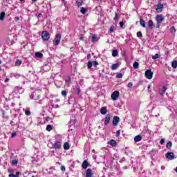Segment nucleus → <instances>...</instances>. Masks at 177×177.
<instances>
[{"label":"nucleus","instance_id":"nucleus-1","mask_svg":"<svg viewBox=\"0 0 177 177\" xmlns=\"http://www.w3.org/2000/svg\"><path fill=\"white\" fill-rule=\"evenodd\" d=\"M155 20L156 21V28H160V26L161 25V23L165 20V18L162 15H156Z\"/></svg>","mask_w":177,"mask_h":177},{"label":"nucleus","instance_id":"nucleus-2","mask_svg":"<svg viewBox=\"0 0 177 177\" xmlns=\"http://www.w3.org/2000/svg\"><path fill=\"white\" fill-rule=\"evenodd\" d=\"M41 37L43 41H49V39L50 38V35H49V32H48V31L44 30L41 32Z\"/></svg>","mask_w":177,"mask_h":177},{"label":"nucleus","instance_id":"nucleus-3","mask_svg":"<svg viewBox=\"0 0 177 177\" xmlns=\"http://www.w3.org/2000/svg\"><path fill=\"white\" fill-rule=\"evenodd\" d=\"M61 39H62V34L59 33L56 35L53 41V45H55V46H57V45H59L60 44Z\"/></svg>","mask_w":177,"mask_h":177},{"label":"nucleus","instance_id":"nucleus-4","mask_svg":"<svg viewBox=\"0 0 177 177\" xmlns=\"http://www.w3.org/2000/svg\"><path fill=\"white\" fill-rule=\"evenodd\" d=\"M112 100H113V102H115V100H117V99H118V97H120V92L118 91H115L111 96Z\"/></svg>","mask_w":177,"mask_h":177},{"label":"nucleus","instance_id":"nucleus-5","mask_svg":"<svg viewBox=\"0 0 177 177\" xmlns=\"http://www.w3.org/2000/svg\"><path fill=\"white\" fill-rule=\"evenodd\" d=\"M53 148L55 149L56 150L62 149V142L57 140L55 141L54 144L53 145Z\"/></svg>","mask_w":177,"mask_h":177},{"label":"nucleus","instance_id":"nucleus-6","mask_svg":"<svg viewBox=\"0 0 177 177\" xmlns=\"http://www.w3.org/2000/svg\"><path fill=\"white\" fill-rule=\"evenodd\" d=\"M24 92V90L22 88H20L19 86H16L14 88L12 93H15V95H18L20 93H23Z\"/></svg>","mask_w":177,"mask_h":177},{"label":"nucleus","instance_id":"nucleus-7","mask_svg":"<svg viewBox=\"0 0 177 177\" xmlns=\"http://www.w3.org/2000/svg\"><path fill=\"white\" fill-rule=\"evenodd\" d=\"M153 73L151 69H148L145 71V77L147 80H151V78H153Z\"/></svg>","mask_w":177,"mask_h":177},{"label":"nucleus","instance_id":"nucleus-8","mask_svg":"<svg viewBox=\"0 0 177 177\" xmlns=\"http://www.w3.org/2000/svg\"><path fill=\"white\" fill-rule=\"evenodd\" d=\"M118 122H120V117L114 116L112 121L113 127H117L118 125Z\"/></svg>","mask_w":177,"mask_h":177},{"label":"nucleus","instance_id":"nucleus-9","mask_svg":"<svg viewBox=\"0 0 177 177\" xmlns=\"http://www.w3.org/2000/svg\"><path fill=\"white\" fill-rule=\"evenodd\" d=\"M164 8V4L162 3H158L156 6V9L158 13H161L162 12V9Z\"/></svg>","mask_w":177,"mask_h":177},{"label":"nucleus","instance_id":"nucleus-10","mask_svg":"<svg viewBox=\"0 0 177 177\" xmlns=\"http://www.w3.org/2000/svg\"><path fill=\"white\" fill-rule=\"evenodd\" d=\"M39 93L33 92L30 95V99H32L33 100H38V99H39Z\"/></svg>","mask_w":177,"mask_h":177},{"label":"nucleus","instance_id":"nucleus-11","mask_svg":"<svg viewBox=\"0 0 177 177\" xmlns=\"http://www.w3.org/2000/svg\"><path fill=\"white\" fill-rule=\"evenodd\" d=\"M165 157L168 158V160H174V158H175V154L173 152H167Z\"/></svg>","mask_w":177,"mask_h":177},{"label":"nucleus","instance_id":"nucleus-12","mask_svg":"<svg viewBox=\"0 0 177 177\" xmlns=\"http://www.w3.org/2000/svg\"><path fill=\"white\" fill-rule=\"evenodd\" d=\"M111 118V115L108 113L104 118V125L107 126L110 123V119Z\"/></svg>","mask_w":177,"mask_h":177},{"label":"nucleus","instance_id":"nucleus-13","mask_svg":"<svg viewBox=\"0 0 177 177\" xmlns=\"http://www.w3.org/2000/svg\"><path fill=\"white\" fill-rule=\"evenodd\" d=\"M166 91H167V88L165 86L160 88H159V95H160V96H164V93H165Z\"/></svg>","mask_w":177,"mask_h":177},{"label":"nucleus","instance_id":"nucleus-14","mask_svg":"<svg viewBox=\"0 0 177 177\" xmlns=\"http://www.w3.org/2000/svg\"><path fill=\"white\" fill-rule=\"evenodd\" d=\"M102 115H106V114H107V107L106 106H103L100 109V110Z\"/></svg>","mask_w":177,"mask_h":177},{"label":"nucleus","instance_id":"nucleus-15","mask_svg":"<svg viewBox=\"0 0 177 177\" xmlns=\"http://www.w3.org/2000/svg\"><path fill=\"white\" fill-rule=\"evenodd\" d=\"M93 176V173H92V169H87L86 171V177H92Z\"/></svg>","mask_w":177,"mask_h":177},{"label":"nucleus","instance_id":"nucleus-16","mask_svg":"<svg viewBox=\"0 0 177 177\" xmlns=\"http://www.w3.org/2000/svg\"><path fill=\"white\" fill-rule=\"evenodd\" d=\"M88 166L89 163H88V160H84L82 165L83 169H86V168H88Z\"/></svg>","mask_w":177,"mask_h":177},{"label":"nucleus","instance_id":"nucleus-17","mask_svg":"<svg viewBox=\"0 0 177 177\" xmlns=\"http://www.w3.org/2000/svg\"><path fill=\"white\" fill-rule=\"evenodd\" d=\"M140 24L142 26L143 28H146V23L145 22V19L142 18L140 19Z\"/></svg>","mask_w":177,"mask_h":177},{"label":"nucleus","instance_id":"nucleus-18","mask_svg":"<svg viewBox=\"0 0 177 177\" xmlns=\"http://www.w3.org/2000/svg\"><path fill=\"white\" fill-rule=\"evenodd\" d=\"M5 16H6V13H5V12H1L0 13V20H1V21H3V20H5Z\"/></svg>","mask_w":177,"mask_h":177},{"label":"nucleus","instance_id":"nucleus-19","mask_svg":"<svg viewBox=\"0 0 177 177\" xmlns=\"http://www.w3.org/2000/svg\"><path fill=\"white\" fill-rule=\"evenodd\" d=\"M99 41V37H97V35H93L92 36V42H97Z\"/></svg>","mask_w":177,"mask_h":177},{"label":"nucleus","instance_id":"nucleus-20","mask_svg":"<svg viewBox=\"0 0 177 177\" xmlns=\"http://www.w3.org/2000/svg\"><path fill=\"white\" fill-rule=\"evenodd\" d=\"M109 145H111V146H113V147H115V146H117V142L115 140H111Z\"/></svg>","mask_w":177,"mask_h":177},{"label":"nucleus","instance_id":"nucleus-21","mask_svg":"<svg viewBox=\"0 0 177 177\" xmlns=\"http://www.w3.org/2000/svg\"><path fill=\"white\" fill-rule=\"evenodd\" d=\"M88 12V10L84 7H82L80 9V13L82 15H85Z\"/></svg>","mask_w":177,"mask_h":177},{"label":"nucleus","instance_id":"nucleus-22","mask_svg":"<svg viewBox=\"0 0 177 177\" xmlns=\"http://www.w3.org/2000/svg\"><path fill=\"white\" fill-rule=\"evenodd\" d=\"M140 140H142V136H140V135L138 136H136L135 138H134V142H140Z\"/></svg>","mask_w":177,"mask_h":177},{"label":"nucleus","instance_id":"nucleus-23","mask_svg":"<svg viewBox=\"0 0 177 177\" xmlns=\"http://www.w3.org/2000/svg\"><path fill=\"white\" fill-rule=\"evenodd\" d=\"M118 67H120V64H114L111 66V70H113V71L117 70V68H118Z\"/></svg>","mask_w":177,"mask_h":177},{"label":"nucleus","instance_id":"nucleus-24","mask_svg":"<svg viewBox=\"0 0 177 177\" xmlns=\"http://www.w3.org/2000/svg\"><path fill=\"white\" fill-rule=\"evenodd\" d=\"M35 56L38 57V59H42L44 55L41 53L37 52L35 53Z\"/></svg>","mask_w":177,"mask_h":177},{"label":"nucleus","instance_id":"nucleus-25","mask_svg":"<svg viewBox=\"0 0 177 177\" xmlns=\"http://www.w3.org/2000/svg\"><path fill=\"white\" fill-rule=\"evenodd\" d=\"M112 56L113 57H117V56H118V51L117 50H113Z\"/></svg>","mask_w":177,"mask_h":177},{"label":"nucleus","instance_id":"nucleus-26","mask_svg":"<svg viewBox=\"0 0 177 177\" xmlns=\"http://www.w3.org/2000/svg\"><path fill=\"white\" fill-rule=\"evenodd\" d=\"M171 67H172V68H177V61L176 60L172 61Z\"/></svg>","mask_w":177,"mask_h":177},{"label":"nucleus","instance_id":"nucleus-27","mask_svg":"<svg viewBox=\"0 0 177 177\" xmlns=\"http://www.w3.org/2000/svg\"><path fill=\"white\" fill-rule=\"evenodd\" d=\"M115 30H117V28L115 27V26L113 25L109 28V32H114Z\"/></svg>","mask_w":177,"mask_h":177},{"label":"nucleus","instance_id":"nucleus-28","mask_svg":"<svg viewBox=\"0 0 177 177\" xmlns=\"http://www.w3.org/2000/svg\"><path fill=\"white\" fill-rule=\"evenodd\" d=\"M154 26V22H153V20H149L148 22V27H149L150 28H153Z\"/></svg>","mask_w":177,"mask_h":177},{"label":"nucleus","instance_id":"nucleus-29","mask_svg":"<svg viewBox=\"0 0 177 177\" xmlns=\"http://www.w3.org/2000/svg\"><path fill=\"white\" fill-rule=\"evenodd\" d=\"M64 150H68V149H70V144L68 142H65L64 144Z\"/></svg>","mask_w":177,"mask_h":177},{"label":"nucleus","instance_id":"nucleus-30","mask_svg":"<svg viewBox=\"0 0 177 177\" xmlns=\"http://www.w3.org/2000/svg\"><path fill=\"white\" fill-rule=\"evenodd\" d=\"M133 68H135V69L139 68V62H135L133 64Z\"/></svg>","mask_w":177,"mask_h":177},{"label":"nucleus","instance_id":"nucleus-31","mask_svg":"<svg viewBox=\"0 0 177 177\" xmlns=\"http://www.w3.org/2000/svg\"><path fill=\"white\" fill-rule=\"evenodd\" d=\"M46 129V131H48V132H50V131H52V129H53V127H52V125L48 124V125H47Z\"/></svg>","mask_w":177,"mask_h":177},{"label":"nucleus","instance_id":"nucleus-32","mask_svg":"<svg viewBox=\"0 0 177 177\" xmlns=\"http://www.w3.org/2000/svg\"><path fill=\"white\" fill-rule=\"evenodd\" d=\"M166 147L167 149H171V147H172V142L169 141L166 145Z\"/></svg>","mask_w":177,"mask_h":177},{"label":"nucleus","instance_id":"nucleus-33","mask_svg":"<svg viewBox=\"0 0 177 177\" xmlns=\"http://www.w3.org/2000/svg\"><path fill=\"white\" fill-rule=\"evenodd\" d=\"M83 3H84L83 0H77L76 1L77 6H82Z\"/></svg>","mask_w":177,"mask_h":177},{"label":"nucleus","instance_id":"nucleus-34","mask_svg":"<svg viewBox=\"0 0 177 177\" xmlns=\"http://www.w3.org/2000/svg\"><path fill=\"white\" fill-rule=\"evenodd\" d=\"M92 66H93V62H91V61H88V63H87L88 68H92Z\"/></svg>","mask_w":177,"mask_h":177},{"label":"nucleus","instance_id":"nucleus-35","mask_svg":"<svg viewBox=\"0 0 177 177\" xmlns=\"http://www.w3.org/2000/svg\"><path fill=\"white\" fill-rule=\"evenodd\" d=\"M170 32H171V34H175V32H176V30L175 29V27L172 26L170 28Z\"/></svg>","mask_w":177,"mask_h":177},{"label":"nucleus","instance_id":"nucleus-36","mask_svg":"<svg viewBox=\"0 0 177 177\" xmlns=\"http://www.w3.org/2000/svg\"><path fill=\"white\" fill-rule=\"evenodd\" d=\"M75 91H76L77 95H80V93H81V89L80 88V86H76Z\"/></svg>","mask_w":177,"mask_h":177},{"label":"nucleus","instance_id":"nucleus-37","mask_svg":"<svg viewBox=\"0 0 177 177\" xmlns=\"http://www.w3.org/2000/svg\"><path fill=\"white\" fill-rule=\"evenodd\" d=\"M22 62L20 59H17L16 62H15V66H20V64H21Z\"/></svg>","mask_w":177,"mask_h":177},{"label":"nucleus","instance_id":"nucleus-38","mask_svg":"<svg viewBox=\"0 0 177 177\" xmlns=\"http://www.w3.org/2000/svg\"><path fill=\"white\" fill-rule=\"evenodd\" d=\"M158 57H160V55L159 54H155L154 55L152 56V59L153 60H156V59H158Z\"/></svg>","mask_w":177,"mask_h":177},{"label":"nucleus","instance_id":"nucleus-39","mask_svg":"<svg viewBox=\"0 0 177 177\" xmlns=\"http://www.w3.org/2000/svg\"><path fill=\"white\" fill-rule=\"evenodd\" d=\"M92 63H93V66L94 67H96L97 66H99V62H97V61L92 62Z\"/></svg>","mask_w":177,"mask_h":177},{"label":"nucleus","instance_id":"nucleus-40","mask_svg":"<svg viewBox=\"0 0 177 177\" xmlns=\"http://www.w3.org/2000/svg\"><path fill=\"white\" fill-rule=\"evenodd\" d=\"M137 37L138 38H142V37H143V35L142 34V32H137Z\"/></svg>","mask_w":177,"mask_h":177},{"label":"nucleus","instance_id":"nucleus-41","mask_svg":"<svg viewBox=\"0 0 177 177\" xmlns=\"http://www.w3.org/2000/svg\"><path fill=\"white\" fill-rule=\"evenodd\" d=\"M113 20H115V21H117V20H118V13L115 12V17L113 18Z\"/></svg>","mask_w":177,"mask_h":177},{"label":"nucleus","instance_id":"nucleus-42","mask_svg":"<svg viewBox=\"0 0 177 177\" xmlns=\"http://www.w3.org/2000/svg\"><path fill=\"white\" fill-rule=\"evenodd\" d=\"M62 95L64 96L65 97V96H67V91H66L65 90L62 91Z\"/></svg>","mask_w":177,"mask_h":177},{"label":"nucleus","instance_id":"nucleus-43","mask_svg":"<svg viewBox=\"0 0 177 177\" xmlns=\"http://www.w3.org/2000/svg\"><path fill=\"white\" fill-rule=\"evenodd\" d=\"M26 115H31V111L30 110L25 111Z\"/></svg>","mask_w":177,"mask_h":177},{"label":"nucleus","instance_id":"nucleus-44","mask_svg":"<svg viewBox=\"0 0 177 177\" xmlns=\"http://www.w3.org/2000/svg\"><path fill=\"white\" fill-rule=\"evenodd\" d=\"M116 78H122V73H118L116 75Z\"/></svg>","mask_w":177,"mask_h":177},{"label":"nucleus","instance_id":"nucleus-45","mask_svg":"<svg viewBox=\"0 0 177 177\" xmlns=\"http://www.w3.org/2000/svg\"><path fill=\"white\" fill-rule=\"evenodd\" d=\"M133 86V84H132V82H129V83L127 84V87H128V88H132Z\"/></svg>","mask_w":177,"mask_h":177},{"label":"nucleus","instance_id":"nucleus-46","mask_svg":"<svg viewBox=\"0 0 177 177\" xmlns=\"http://www.w3.org/2000/svg\"><path fill=\"white\" fill-rule=\"evenodd\" d=\"M165 142V139L164 138H162L160 141V145H164Z\"/></svg>","mask_w":177,"mask_h":177},{"label":"nucleus","instance_id":"nucleus-47","mask_svg":"<svg viewBox=\"0 0 177 177\" xmlns=\"http://www.w3.org/2000/svg\"><path fill=\"white\" fill-rule=\"evenodd\" d=\"M16 164H17V160H13L12 162V165H16Z\"/></svg>","mask_w":177,"mask_h":177},{"label":"nucleus","instance_id":"nucleus-48","mask_svg":"<svg viewBox=\"0 0 177 177\" xmlns=\"http://www.w3.org/2000/svg\"><path fill=\"white\" fill-rule=\"evenodd\" d=\"M120 130H118V131H116L117 138H118V136H120Z\"/></svg>","mask_w":177,"mask_h":177},{"label":"nucleus","instance_id":"nucleus-49","mask_svg":"<svg viewBox=\"0 0 177 177\" xmlns=\"http://www.w3.org/2000/svg\"><path fill=\"white\" fill-rule=\"evenodd\" d=\"M52 120V118H50V117H49V116H48V117H46V121H50Z\"/></svg>","mask_w":177,"mask_h":177},{"label":"nucleus","instance_id":"nucleus-50","mask_svg":"<svg viewBox=\"0 0 177 177\" xmlns=\"http://www.w3.org/2000/svg\"><path fill=\"white\" fill-rule=\"evenodd\" d=\"M119 24H120V26L121 28H122V27H124V22L121 21L119 23Z\"/></svg>","mask_w":177,"mask_h":177},{"label":"nucleus","instance_id":"nucleus-51","mask_svg":"<svg viewBox=\"0 0 177 177\" xmlns=\"http://www.w3.org/2000/svg\"><path fill=\"white\" fill-rule=\"evenodd\" d=\"M61 171H66V167L61 166Z\"/></svg>","mask_w":177,"mask_h":177},{"label":"nucleus","instance_id":"nucleus-52","mask_svg":"<svg viewBox=\"0 0 177 177\" xmlns=\"http://www.w3.org/2000/svg\"><path fill=\"white\" fill-rule=\"evenodd\" d=\"M15 21H19L20 20V17H15Z\"/></svg>","mask_w":177,"mask_h":177},{"label":"nucleus","instance_id":"nucleus-53","mask_svg":"<svg viewBox=\"0 0 177 177\" xmlns=\"http://www.w3.org/2000/svg\"><path fill=\"white\" fill-rule=\"evenodd\" d=\"M15 136H16V132H13V133L11 134V138H15Z\"/></svg>","mask_w":177,"mask_h":177},{"label":"nucleus","instance_id":"nucleus-54","mask_svg":"<svg viewBox=\"0 0 177 177\" xmlns=\"http://www.w3.org/2000/svg\"><path fill=\"white\" fill-rule=\"evenodd\" d=\"M19 175H20V172H17L15 174V177H19Z\"/></svg>","mask_w":177,"mask_h":177},{"label":"nucleus","instance_id":"nucleus-55","mask_svg":"<svg viewBox=\"0 0 177 177\" xmlns=\"http://www.w3.org/2000/svg\"><path fill=\"white\" fill-rule=\"evenodd\" d=\"M9 177H16L15 174H9Z\"/></svg>","mask_w":177,"mask_h":177},{"label":"nucleus","instance_id":"nucleus-56","mask_svg":"<svg viewBox=\"0 0 177 177\" xmlns=\"http://www.w3.org/2000/svg\"><path fill=\"white\" fill-rule=\"evenodd\" d=\"M87 59H91V54L87 55Z\"/></svg>","mask_w":177,"mask_h":177},{"label":"nucleus","instance_id":"nucleus-57","mask_svg":"<svg viewBox=\"0 0 177 177\" xmlns=\"http://www.w3.org/2000/svg\"><path fill=\"white\" fill-rule=\"evenodd\" d=\"M161 169H162V171H164V169H165V166H161Z\"/></svg>","mask_w":177,"mask_h":177},{"label":"nucleus","instance_id":"nucleus-58","mask_svg":"<svg viewBox=\"0 0 177 177\" xmlns=\"http://www.w3.org/2000/svg\"><path fill=\"white\" fill-rule=\"evenodd\" d=\"M93 160H96V155H93Z\"/></svg>","mask_w":177,"mask_h":177},{"label":"nucleus","instance_id":"nucleus-59","mask_svg":"<svg viewBox=\"0 0 177 177\" xmlns=\"http://www.w3.org/2000/svg\"><path fill=\"white\" fill-rule=\"evenodd\" d=\"M41 16H42V14H41V13H39V14L38 15V17H41Z\"/></svg>","mask_w":177,"mask_h":177},{"label":"nucleus","instance_id":"nucleus-60","mask_svg":"<svg viewBox=\"0 0 177 177\" xmlns=\"http://www.w3.org/2000/svg\"><path fill=\"white\" fill-rule=\"evenodd\" d=\"M80 40H81V41H84V37H80Z\"/></svg>","mask_w":177,"mask_h":177},{"label":"nucleus","instance_id":"nucleus-61","mask_svg":"<svg viewBox=\"0 0 177 177\" xmlns=\"http://www.w3.org/2000/svg\"><path fill=\"white\" fill-rule=\"evenodd\" d=\"M39 104H42V101H39Z\"/></svg>","mask_w":177,"mask_h":177},{"label":"nucleus","instance_id":"nucleus-62","mask_svg":"<svg viewBox=\"0 0 177 177\" xmlns=\"http://www.w3.org/2000/svg\"><path fill=\"white\" fill-rule=\"evenodd\" d=\"M147 88H148V89H150V88H151L150 84L148 85Z\"/></svg>","mask_w":177,"mask_h":177},{"label":"nucleus","instance_id":"nucleus-63","mask_svg":"<svg viewBox=\"0 0 177 177\" xmlns=\"http://www.w3.org/2000/svg\"><path fill=\"white\" fill-rule=\"evenodd\" d=\"M8 79L6 78V79L5 80V82H8Z\"/></svg>","mask_w":177,"mask_h":177},{"label":"nucleus","instance_id":"nucleus-64","mask_svg":"<svg viewBox=\"0 0 177 177\" xmlns=\"http://www.w3.org/2000/svg\"><path fill=\"white\" fill-rule=\"evenodd\" d=\"M176 174H177V167H176Z\"/></svg>","mask_w":177,"mask_h":177}]
</instances>
